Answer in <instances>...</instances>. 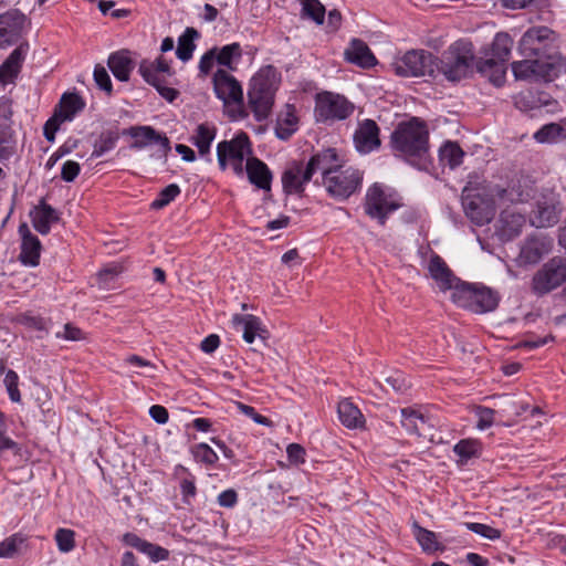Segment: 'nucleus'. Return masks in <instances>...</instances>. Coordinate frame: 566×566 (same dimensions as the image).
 Instances as JSON below:
<instances>
[{"label":"nucleus","mask_w":566,"mask_h":566,"mask_svg":"<svg viewBox=\"0 0 566 566\" xmlns=\"http://www.w3.org/2000/svg\"><path fill=\"white\" fill-rule=\"evenodd\" d=\"M27 17L19 10H9L0 14V49L11 46L20 41Z\"/></svg>","instance_id":"16"},{"label":"nucleus","mask_w":566,"mask_h":566,"mask_svg":"<svg viewBox=\"0 0 566 566\" xmlns=\"http://www.w3.org/2000/svg\"><path fill=\"white\" fill-rule=\"evenodd\" d=\"M566 283V258L554 256L545 262L533 275L531 290L544 296Z\"/></svg>","instance_id":"8"},{"label":"nucleus","mask_w":566,"mask_h":566,"mask_svg":"<svg viewBox=\"0 0 566 566\" xmlns=\"http://www.w3.org/2000/svg\"><path fill=\"white\" fill-rule=\"evenodd\" d=\"M552 248L553 241L549 237L541 233L530 234L521 247L520 262L525 265L536 264L551 252Z\"/></svg>","instance_id":"18"},{"label":"nucleus","mask_w":566,"mask_h":566,"mask_svg":"<svg viewBox=\"0 0 566 566\" xmlns=\"http://www.w3.org/2000/svg\"><path fill=\"white\" fill-rule=\"evenodd\" d=\"M242 57V49L240 43L233 42L222 48H218L217 63L224 66L227 71H235L237 64Z\"/></svg>","instance_id":"41"},{"label":"nucleus","mask_w":566,"mask_h":566,"mask_svg":"<svg viewBox=\"0 0 566 566\" xmlns=\"http://www.w3.org/2000/svg\"><path fill=\"white\" fill-rule=\"evenodd\" d=\"M463 208L467 217L478 226L489 223L495 214L493 202L485 200L480 195L465 196L463 198Z\"/></svg>","instance_id":"20"},{"label":"nucleus","mask_w":566,"mask_h":566,"mask_svg":"<svg viewBox=\"0 0 566 566\" xmlns=\"http://www.w3.org/2000/svg\"><path fill=\"white\" fill-rule=\"evenodd\" d=\"M337 411L340 422L349 429L361 428L365 423L361 411L348 399L338 403Z\"/></svg>","instance_id":"37"},{"label":"nucleus","mask_w":566,"mask_h":566,"mask_svg":"<svg viewBox=\"0 0 566 566\" xmlns=\"http://www.w3.org/2000/svg\"><path fill=\"white\" fill-rule=\"evenodd\" d=\"M306 166L307 174H312V176L319 171L322 174V182H324L342 165L339 164L336 149L327 148L313 155Z\"/></svg>","instance_id":"21"},{"label":"nucleus","mask_w":566,"mask_h":566,"mask_svg":"<svg viewBox=\"0 0 566 566\" xmlns=\"http://www.w3.org/2000/svg\"><path fill=\"white\" fill-rule=\"evenodd\" d=\"M380 128L374 119L366 118L358 122L354 133V144L359 154H369L381 146Z\"/></svg>","instance_id":"17"},{"label":"nucleus","mask_w":566,"mask_h":566,"mask_svg":"<svg viewBox=\"0 0 566 566\" xmlns=\"http://www.w3.org/2000/svg\"><path fill=\"white\" fill-rule=\"evenodd\" d=\"M63 122L64 120L62 118H60L56 114H53V116L46 120V123L44 124V127H43V135L46 138V140H49V142L54 140L55 133L57 132V129L60 128V125Z\"/></svg>","instance_id":"61"},{"label":"nucleus","mask_w":566,"mask_h":566,"mask_svg":"<svg viewBox=\"0 0 566 566\" xmlns=\"http://www.w3.org/2000/svg\"><path fill=\"white\" fill-rule=\"evenodd\" d=\"M355 105L344 95L324 91L315 96L314 116L318 123H334L353 115Z\"/></svg>","instance_id":"6"},{"label":"nucleus","mask_w":566,"mask_h":566,"mask_svg":"<svg viewBox=\"0 0 566 566\" xmlns=\"http://www.w3.org/2000/svg\"><path fill=\"white\" fill-rule=\"evenodd\" d=\"M238 409L247 417L253 419V421L258 424H263L268 427L272 424V421L269 418L256 412V410L252 406L238 402Z\"/></svg>","instance_id":"59"},{"label":"nucleus","mask_w":566,"mask_h":566,"mask_svg":"<svg viewBox=\"0 0 566 566\" xmlns=\"http://www.w3.org/2000/svg\"><path fill=\"white\" fill-rule=\"evenodd\" d=\"M172 476L179 483L182 502L190 504L197 495L196 476L182 464L175 465Z\"/></svg>","instance_id":"34"},{"label":"nucleus","mask_w":566,"mask_h":566,"mask_svg":"<svg viewBox=\"0 0 566 566\" xmlns=\"http://www.w3.org/2000/svg\"><path fill=\"white\" fill-rule=\"evenodd\" d=\"M217 129L213 125L202 123L197 126L190 142L198 148L201 156L210 153V146L216 137Z\"/></svg>","instance_id":"39"},{"label":"nucleus","mask_w":566,"mask_h":566,"mask_svg":"<svg viewBox=\"0 0 566 566\" xmlns=\"http://www.w3.org/2000/svg\"><path fill=\"white\" fill-rule=\"evenodd\" d=\"M298 129V117L296 108L292 104H286L284 109L277 115L275 123V135L281 140H287Z\"/></svg>","instance_id":"31"},{"label":"nucleus","mask_w":566,"mask_h":566,"mask_svg":"<svg viewBox=\"0 0 566 566\" xmlns=\"http://www.w3.org/2000/svg\"><path fill=\"white\" fill-rule=\"evenodd\" d=\"M213 92L223 102L224 106L233 105L238 108L239 116L247 114L243 108V88L240 82L224 69H218L212 76Z\"/></svg>","instance_id":"12"},{"label":"nucleus","mask_w":566,"mask_h":566,"mask_svg":"<svg viewBox=\"0 0 566 566\" xmlns=\"http://www.w3.org/2000/svg\"><path fill=\"white\" fill-rule=\"evenodd\" d=\"M138 72L144 81L154 86L158 94L167 102L172 103L179 96V91L166 85L167 81L165 75L170 76L174 72L171 71L170 64L164 57L159 56L153 62L143 60L139 64Z\"/></svg>","instance_id":"9"},{"label":"nucleus","mask_w":566,"mask_h":566,"mask_svg":"<svg viewBox=\"0 0 566 566\" xmlns=\"http://www.w3.org/2000/svg\"><path fill=\"white\" fill-rule=\"evenodd\" d=\"M400 412L401 426L409 434L426 438L430 433L431 426L428 423L429 419L422 413L411 408H402Z\"/></svg>","instance_id":"32"},{"label":"nucleus","mask_w":566,"mask_h":566,"mask_svg":"<svg viewBox=\"0 0 566 566\" xmlns=\"http://www.w3.org/2000/svg\"><path fill=\"white\" fill-rule=\"evenodd\" d=\"M93 77L99 90L104 91L108 96L113 94V84L111 76L103 65H95Z\"/></svg>","instance_id":"53"},{"label":"nucleus","mask_w":566,"mask_h":566,"mask_svg":"<svg viewBox=\"0 0 566 566\" xmlns=\"http://www.w3.org/2000/svg\"><path fill=\"white\" fill-rule=\"evenodd\" d=\"M123 542L126 545L136 548L140 553L146 554L149 557V559L154 563L167 560L169 558L168 549L159 545L149 543L145 539H142L136 535V533H124Z\"/></svg>","instance_id":"28"},{"label":"nucleus","mask_w":566,"mask_h":566,"mask_svg":"<svg viewBox=\"0 0 566 566\" xmlns=\"http://www.w3.org/2000/svg\"><path fill=\"white\" fill-rule=\"evenodd\" d=\"M464 157V151L455 142H446L439 149V161L451 169L459 167Z\"/></svg>","instance_id":"40"},{"label":"nucleus","mask_w":566,"mask_h":566,"mask_svg":"<svg viewBox=\"0 0 566 566\" xmlns=\"http://www.w3.org/2000/svg\"><path fill=\"white\" fill-rule=\"evenodd\" d=\"M75 533H55V542L62 553H69L75 547Z\"/></svg>","instance_id":"60"},{"label":"nucleus","mask_w":566,"mask_h":566,"mask_svg":"<svg viewBox=\"0 0 566 566\" xmlns=\"http://www.w3.org/2000/svg\"><path fill=\"white\" fill-rule=\"evenodd\" d=\"M180 192L181 190L178 185L170 184L159 191L157 198L151 202L150 207L156 210L163 209L171 201H174L180 195Z\"/></svg>","instance_id":"50"},{"label":"nucleus","mask_w":566,"mask_h":566,"mask_svg":"<svg viewBox=\"0 0 566 566\" xmlns=\"http://www.w3.org/2000/svg\"><path fill=\"white\" fill-rule=\"evenodd\" d=\"M289 460L295 464L305 462V449L298 443H291L286 449Z\"/></svg>","instance_id":"64"},{"label":"nucleus","mask_w":566,"mask_h":566,"mask_svg":"<svg viewBox=\"0 0 566 566\" xmlns=\"http://www.w3.org/2000/svg\"><path fill=\"white\" fill-rule=\"evenodd\" d=\"M475 62L472 42L458 40L440 57L437 56V76L443 75L449 82H460L473 74Z\"/></svg>","instance_id":"4"},{"label":"nucleus","mask_w":566,"mask_h":566,"mask_svg":"<svg viewBox=\"0 0 566 566\" xmlns=\"http://www.w3.org/2000/svg\"><path fill=\"white\" fill-rule=\"evenodd\" d=\"M495 196L503 202L518 203L527 201L531 193L524 190L521 185H510L507 188L495 189Z\"/></svg>","instance_id":"46"},{"label":"nucleus","mask_w":566,"mask_h":566,"mask_svg":"<svg viewBox=\"0 0 566 566\" xmlns=\"http://www.w3.org/2000/svg\"><path fill=\"white\" fill-rule=\"evenodd\" d=\"M416 539L427 555L446 551V545L438 538L437 533H416Z\"/></svg>","instance_id":"47"},{"label":"nucleus","mask_w":566,"mask_h":566,"mask_svg":"<svg viewBox=\"0 0 566 566\" xmlns=\"http://www.w3.org/2000/svg\"><path fill=\"white\" fill-rule=\"evenodd\" d=\"M122 133L117 129H107L101 133L95 140L92 157L98 158L115 148Z\"/></svg>","instance_id":"44"},{"label":"nucleus","mask_w":566,"mask_h":566,"mask_svg":"<svg viewBox=\"0 0 566 566\" xmlns=\"http://www.w3.org/2000/svg\"><path fill=\"white\" fill-rule=\"evenodd\" d=\"M453 452L459 458L458 463L464 465L469 460L481 455L482 443L476 439H462L454 444Z\"/></svg>","instance_id":"42"},{"label":"nucleus","mask_w":566,"mask_h":566,"mask_svg":"<svg viewBox=\"0 0 566 566\" xmlns=\"http://www.w3.org/2000/svg\"><path fill=\"white\" fill-rule=\"evenodd\" d=\"M280 82L281 74L273 65L262 66L250 80L248 99L258 120L270 115Z\"/></svg>","instance_id":"3"},{"label":"nucleus","mask_w":566,"mask_h":566,"mask_svg":"<svg viewBox=\"0 0 566 566\" xmlns=\"http://www.w3.org/2000/svg\"><path fill=\"white\" fill-rule=\"evenodd\" d=\"M192 454L197 461L206 465H213L219 460V457L214 450L209 444L203 442L198 443L192 448Z\"/></svg>","instance_id":"51"},{"label":"nucleus","mask_w":566,"mask_h":566,"mask_svg":"<svg viewBox=\"0 0 566 566\" xmlns=\"http://www.w3.org/2000/svg\"><path fill=\"white\" fill-rule=\"evenodd\" d=\"M85 106L84 101L76 93H65L59 104V109H55L56 114L64 122L72 120L73 117L81 112Z\"/></svg>","instance_id":"38"},{"label":"nucleus","mask_w":566,"mask_h":566,"mask_svg":"<svg viewBox=\"0 0 566 566\" xmlns=\"http://www.w3.org/2000/svg\"><path fill=\"white\" fill-rule=\"evenodd\" d=\"M13 150L10 128H0V161L9 159L12 156Z\"/></svg>","instance_id":"55"},{"label":"nucleus","mask_w":566,"mask_h":566,"mask_svg":"<svg viewBox=\"0 0 566 566\" xmlns=\"http://www.w3.org/2000/svg\"><path fill=\"white\" fill-rule=\"evenodd\" d=\"M428 271L432 280H434V282L442 291H455V287L460 286L462 283L458 277L454 276L453 272L439 254L433 253L430 256Z\"/></svg>","instance_id":"22"},{"label":"nucleus","mask_w":566,"mask_h":566,"mask_svg":"<svg viewBox=\"0 0 566 566\" xmlns=\"http://www.w3.org/2000/svg\"><path fill=\"white\" fill-rule=\"evenodd\" d=\"M437 56L426 50H410L397 60L392 67L395 73L403 77H437Z\"/></svg>","instance_id":"7"},{"label":"nucleus","mask_w":566,"mask_h":566,"mask_svg":"<svg viewBox=\"0 0 566 566\" xmlns=\"http://www.w3.org/2000/svg\"><path fill=\"white\" fill-rule=\"evenodd\" d=\"M217 52H218V48L214 46L210 50H208L200 59L199 61V72H200V75L201 76H207L213 65H214V62H217Z\"/></svg>","instance_id":"56"},{"label":"nucleus","mask_w":566,"mask_h":566,"mask_svg":"<svg viewBox=\"0 0 566 566\" xmlns=\"http://www.w3.org/2000/svg\"><path fill=\"white\" fill-rule=\"evenodd\" d=\"M475 67L479 73L488 76L494 85L502 86L504 84L506 74L504 62L479 59L475 62Z\"/></svg>","instance_id":"36"},{"label":"nucleus","mask_w":566,"mask_h":566,"mask_svg":"<svg viewBox=\"0 0 566 566\" xmlns=\"http://www.w3.org/2000/svg\"><path fill=\"white\" fill-rule=\"evenodd\" d=\"M123 136H130L134 142L132 149H143L149 145H158L163 154L170 150V140L165 134L157 132L153 126H132L122 132Z\"/></svg>","instance_id":"15"},{"label":"nucleus","mask_w":566,"mask_h":566,"mask_svg":"<svg viewBox=\"0 0 566 566\" xmlns=\"http://www.w3.org/2000/svg\"><path fill=\"white\" fill-rule=\"evenodd\" d=\"M3 381H4V385H6V388H7V391L9 394V397H10L11 401L20 402L21 401V394H20V390H19V376H18V374L14 370H12V369L7 370L6 377H4Z\"/></svg>","instance_id":"54"},{"label":"nucleus","mask_w":566,"mask_h":566,"mask_svg":"<svg viewBox=\"0 0 566 566\" xmlns=\"http://www.w3.org/2000/svg\"><path fill=\"white\" fill-rule=\"evenodd\" d=\"M513 39L506 32H497L490 45L485 51V60H496L506 63L511 56L513 48Z\"/></svg>","instance_id":"33"},{"label":"nucleus","mask_w":566,"mask_h":566,"mask_svg":"<svg viewBox=\"0 0 566 566\" xmlns=\"http://www.w3.org/2000/svg\"><path fill=\"white\" fill-rule=\"evenodd\" d=\"M302 17L313 20L316 24H323L325 7L318 0H302Z\"/></svg>","instance_id":"49"},{"label":"nucleus","mask_w":566,"mask_h":566,"mask_svg":"<svg viewBox=\"0 0 566 566\" xmlns=\"http://www.w3.org/2000/svg\"><path fill=\"white\" fill-rule=\"evenodd\" d=\"M28 50V43H21L10 53L0 66V83L12 82L18 76Z\"/></svg>","instance_id":"27"},{"label":"nucleus","mask_w":566,"mask_h":566,"mask_svg":"<svg viewBox=\"0 0 566 566\" xmlns=\"http://www.w3.org/2000/svg\"><path fill=\"white\" fill-rule=\"evenodd\" d=\"M345 60L363 69H370L376 65L377 60L369 46L359 39H353L344 52Z\"/></svg>","instance_id":"25"},{"label":"nucleus","mask_w":566,"mask_h":566,"mask_svg":"<svg viewBox=\"0 0 566 566\" xmlns=\"http://www.w3.org/2000/svg\"><path fill=\"white\" fill-rule=\"evenodd\" d=\"M518 52L525 57L553 63L560 73L562 52L558 34L548 27L538 25L527 29L518 42Z\"/></svg>","instance_id":"2"},{"label":"nucleus","mask_w":566,"mask_h":566,"mask_svg":"<svg viewBox=\"0 0 566 566\" xmlns=\"http://www.w3.org/2000/svg\"><path fill=\"white\" fill-rule=\"evenodd\" d=\"M232 324L237 331H242V337L248 344H252L256 336L264 339V334L268 333L262 327L261 319L252 314H234L232 316Z\"/></svg>","instance_id":"24"},{"label":"nucleus","mask_w":566,"mask_h":566,"mask_svg":"<svg viewBox=\"0 0 566 566\" xmlns=\"http://www.w3.org/2000/svg\"><path fill=\"white\" fill-rule=\"evenodd\" d=\"M563 128L560 125L556 123H551L544 125L539 128L535 134L534 138L538 143H552L557 139V137L562 134Z\"/></svg>","instance_id":"52"},{"label":"nucleus","mask_w":566,"mask_h":566,"mask_svg":"<svg viewBox=\"0 0 566 566\" xmlns=\"http://www.w3.org/2000/svg\"><path fill=\"white\" fill-rule=\"evenodd\" d=\"M42 244L38 237L22 241L19 260L22 264L36 266L40 263Z\"/></svg>","instance_id":"43"},{"label":"nucleus","mask_w":566,"mask_h":566,"mask_svg":"<svg viewBox=\"0 0 566 566\" xmlns=\"http://www.w3.org/2000/svg\"><path fill=\"white\" fill-rule=\"evenodd\" d=\"M361 181L363 174L358 169L340 166L322 184L331 197L337 200H346L358 190Z\"/></svg>","instance_id":"13"},{"label":"nucleus","mask_w":566,"mask_h":566,"mask_svg":"<svg viewBox=\"0 0 566 566\" xmlns=\"http://www.w3.org/2000/svg\"><path fill=\"white\" fill-rule=\"evenodd\" d=\"M19 322L28 328L35 331L46 329V323L41 316H33L30 314H23L20 316Z\"/></svg>","instance_id":"62"},{"label":"nucleus","mask_w":566,"mask_h":566,"mask_svg":"<svg viewBox=\"0 0 566 566\" xmlns=\"http://www.w3.org/2000/svg\"><path fill=\"white\" fill-rule=\"evenodd\" d=\"M558 220L559 214L556 207L547 202H538L530 216L531 224L536 228L553 227Z\"/></svg>","instance_id":"35"},{"label":"nucleus","mask_w":566,"mask_h":566,"mask_svg":"<svg viewBox=\"0 0 566 566\" xmlns=\"http://www.w3.org/2000/svg\"><path fill=\"white\" fill-rule=\"evenodd\" d=\"M245 170L252 185L262 190L271 189L273 176L264 161L256 157H250L247 160Z\"/></svg>","instance_id":"29"},{"label":"nucleus","mask_w":566,"mask_h":566,"mask_svg":"<svg viewBox=\"0 0 566 566\" xmlns=\"http://www.w3.org/2000/svg\"><path fill=\"white\" fill-rule=\"evenodd\" d=\"M252 154L251 142L247 133L241 132L231 140H222L217 146L218 164L221 170L228 167L230 159L237 175L243 174V160L247 155Z\"/></svg>","instance_id":"10"},{"label":"nucleus","mask_w":566,"mask_h":566,"mask_svg":"<svg viewBox=\"0 0 566 566\" xmlns=\"http://www.w3.org/2000/svg\"><path fill=\"white\" fill-rule=\"evenodd\" d=\"M199 36V33L193 28H187L185 32L178 39V45L176 55L182 62H187L192 57L196 49L195 39Z\"/></svg>","instance_id":"45"},{"label":"nucleus","mask_w":566,"mask_h":566,"mask_svg":"<svg viewBox=\"0 0 566 566\" xmlns=\"http://www.w3.org/2000/svg\"><path fill=\"white\" fill-rule=\"evenodd\" d=\"M476 415L479 417L476 427L480 430L490 428L494 422L495 410L489 407H478Z\"/></svg>","instance_id":"57"},{"label":"nucleus","mask_w":566,"mask_h":566,"mask_svg":"<svg viewBox=\"0 0 566 566\" xmlns=\"http://www.w3.org/2000/svg\"><path fill=\"white\" fill-rule=\"evenodd\" d=\"M217 502L222 507L231 509L238 503V493L233 489L224 490L218 495Z\"/></svg>","instance_id":"63"},{"label":"nucleus","mask_w":566,"mask_h":566,"mask_svg":"<svg viewBox=\"0 0 566 566\" xmlns=\"http://www.w3.org/2000/svg\"><path fill=\"white\" fill-rule=\"evenodd\" d=\"M81 172V166L77 161L67 160L61 169V178L66 182H72Z\"/></svg>","instance_id":"58"},{"label":"nucleus","mask_w":566,"mask_h":566,"mask_svg":"<svg viewBox=\"0 0 566 566\" xmlns=\"http://www.w3.org/2000/svg\"><path fill=\"white\" fill-rule=\"evenodd\" d=\"M33 228L42 235L51 231V226L60 221V212L42 198L30 211Z\"/></svg>","instance_id":"23"},{"label":"nucleus","mask_w":566,"mask_h":566,"mask_svg":"<svg viewBox=\"0 0 566 566\" xmlns=\"http://www.w3.org/2000/svg\"><path fill=\"white\" fill-rule=\"evenodd\" d=\"M452 300L460 307L482 314L494 311L499 305L500 296L489 287L463 282L453 291Z\"/></svg>","instance_id":"5"},{"label":"nucleus","mask_w":566,"mask_h":566,"mask_svg":"<svg viewBox=\"0 0 566 566\" xmlns=\"http://www.w3.org/2000/svg\"><path fill=\"white\" fill-rule=\"evenodd\" d=\"M499 222L501 237L505 240H513L522 233L526 218L515 210L505 209L501 212Z\"/></svg>","instance_id":"30"},{"label":"nucleus","mask_w":566,"mask_h":566,"mask_svg":"<svg viewBox=\"0 0 566 566\" xmlns=\"http://www.w3.org/2000/svg\"><path fill=\"white\" fill-rule=\"evenodd\" d=\"M512 72L516 80H536L553 82L560 73L553 63H544L541 59H526L515 61L511 64Z\"/></svg>","instance_id":"14"},{"label":"nucleus","mask_w":566,"mask_h":566,"mask_svg":"<svg viewBox=\"0 0 566 566\" xmlns=\"http://www.w3.org/2000/svg\"><path fill=\"white\" fill-rule=\"evenodd\" d=\"M401 207L392 193L386 192L379 184H374L367 190L364 209L367 216L385 226L390 213Z\"/></svg>","instance_id":"11"},{"label":"nucleus","mask_w":566,"mask_h":566,"mask_svg":"<svg viewBox=\"0 0 566 566\" xmlns=\"http://www.w3.org/2000/svg\"><path fill=\"white\" fill-rule=\"evenodd\" d=\"M107 66L115 78L120 82H127L135 67V62L132 59V52L127 49H122L111 53L107 60Z\"/></svg>","instance_id":"26"},{"label":"nucleus","mask_w":566,"mask_h":566,"mask_svg":"<svg viewBox=\"0 0 566 566\" xmlns=\"http://www.w3.org/2000/svg\"><path fill=\"white\" fill-rule=\"evenodd\" d=\"M429 136L427 123L419 117H411L395 127L389 144L397 158L420 170H428L432 165Z\"/></svg>","instance_id":"1"},{"label":"nucleus","mask_w":566,"mask_h":566,"mask_svg":"<svg viewBox=\"0 0 566 566\" xmlns=\"http://www.w3.org/2000/svg\"><path fill=\"white\" fill-rule=\"evenodd\" d=\"M312 177V174H307V166H304L302 161H293L282 174L284 192L302 196L305 185L311 181Z\"/></svg>","instance_id":"19"},{"label":"nucleus","mask_w":566,"mask_h":566,"mask_svg":"<svg viewBox=\"0 0 566 566\" xmlns=\"http://www.w3.org/2000/svg\"><path fill=\"white\" fill-rule=\"evenodd\" d=\"M27 541L21 533H13L0 543V557L12 558L15 554L21 552V548Z\"/></svg>","instance_id":"48"}]
</instances>
